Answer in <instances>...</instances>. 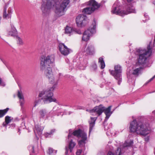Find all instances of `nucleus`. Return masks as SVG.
Instances as JSON below:
<instances>
[{
    "instance_id": "obj_1",
    "label": "nucleus",
    "mask_w": 155,
    "mask_h": 155,
    "mask_svg": "<svg viewBox=\"0 0 155 155\" xmlns=\"http://www.w3.org/2000/svg\"><path fill=\"white\" fill-rule=\"evenodd\" d=\"M40 68L43 72L45 76L48 79L49 83L53 84V86L47 90H44L39 92L38 97H41L44 103L52 102H56V99L52 97L53 91L56 88L58 82V80L55 78L53 74L50 64L54 61L53 55L42 56L40 58Z\"/></svg>"
},
{
    "instance_id": "obj_2",
    "label": "nucleus",
    "mask_w": 155,
    "mask_h": 155,
    "mask_svg": "<svg viewBox=\"0 0 155 155\" xmlns=\"http://www.w3.org/2000/svg\"><path fill=\"white\" fill-rule=\"evenodd\" d=\"M69 3L70 0H64L60 2L58 0H43L41 9L43 15H46L49 13L50 9L54 7L55 13L58 16H60L64 14Z\"/></svg>"
},
{
    "instance_id": "obj_3",
    "label": "nucleus",
    "mask_w": 155,
    "mask_h": 155,
    "mask_svg": "<svg viewBox=\"0 0 155 155\" xmlns=\"http://www.w3.org/2000/svg\"><path fill=\"white\" fill-rule=\"evenodd\" d=\"M130 132L145 136L150 132L149 128L145 124L141 122H137L134 119L130 123L129 127Z\"/></svg>"
},
{
    "instance_id": "obj_4",
    "label": "nucleus",
    "mask_w": 155,
    "mask_h": 155,
    "mask_svg": "<svg viewBox=\"0 0 155 155\" xmlns=\"http://www.w3.org/2000/svg\"><path fill=\"white\" fill-rule=\"evenodd\" d=\"M151 42L147 46V49L140 48L136 50V54L139 55L138 63L140 64H144L147 58L151 54V49L155 50V42H153V46L150 47Z\"/></svg>"
},
{
    "instance_id": "obj_5",
    "label": "nucleus",
    "mask_w": 155,
    "mask_h": 155,
    "mask_svg": "<svg viewBox=\"0 0 155 155\" xmlns=\"http://www.w3.org/2000/svg\"><path fill=\"white\" fill-rule=\"evenodd\" d=\"M120 6V2L118 0H117L113 6L111 12L113 14L118 15L121 16H124L130 13L136 12L134 8L132 6H129L126 11H121Z\"/></svg>"
},
{
    "instance_id": "obj_6",
    "label": "nucleus",
    "mask_w": 155,
    "mask_h": 155,
    "mask_svg": "<svg viewBox=\"0 0 155 155\" xmlns=\"http://www.w3.org/2000/svg\"><path fill=\"white\" fill-rule=\"evenodd\" d=\"M111 106L107 108L102 106H96L93 109L90 110V112L91 113H94L95 116H97L101 115L104 111L106 115L105 120H107L112 113L111 111Z\"/></svg>"
},
{
    "instance_id": "obj_7",
    "label": "nucleus",
    "mask_w": 155,
    "mask_h": 155,
    "mask_svg": "<svg viewBox=\"0 0 155 155\" xmlns=\"http://www.w3.org/2000/svg\"><path fill=\"white\" fill-rule=\"evenodd\" d=\"M96 23L94 21L93 23V26L90 27L83 33L82 38V41H87L89 40L90 37L96 32Z\"/></svg>"
},
{
    "instance_id": "obj_8",
    "label": "nucleus",
    "mask_w": 155,
    "mask_h": 155,
    "mask_svg": "<svg viewBox=\"0 0 155 155\" xmlns=\"http://www.w3.org/2000/svg\"><path fill=\"white\" fill-rule=\"evenodd\" d=\"M88 5H89V6L83 9V13L87 14H91L100 6L94 0H90L88 2Z\"/></svg>"
},
{
    "instance_id": "obj_9",
    "label": "nucleus",
    "mask_w": 155,
    "mask_h": 155,
    "mask_svg": "<svg viewBox=\"0 0 155 155\" xmlns=\"http://www.w3.org/2000/svg\"><path fill=\"white\" fill-rule=\"evenodd\" d=\"M114 71H111L110 72L114 78L118 81V83L120 85L121 82V66L119 65L115 66Z\"/></svg>"
},
{
    "instance_id": "obj_10",
    "label": "nucleus",
    "mask_w": 155,
    "mask_h": 155,
    "mask_svg": "<svg viewBox=\"0 0 155 155\" xmlns=\"http://www.w3.org/2000/svg\"><path fill=\"white\" fill-rule=\"evenodd\" d=\"M76 21L77 25L78 27L84 26L88 23L87 16L83 14H80L77 16Z\"/></svg>"
},
{
    "instance_id": "obj_11",
    "label": "nucleus",
    "mask_w": 155,
    "mask_h": 155,
    "mask_svg": "<svg viewBox=\"0 0 155 155\" xmlns=\"http://www.w3.org/2000/svg\"><path fill=\"white\" fill-rule=\"evenodd\" d=\"M59 50L61 54L66 56L70 53V49L68 48L64 44L59 43L58 45Z\"/></svg>"
},
{
    "instance_id": "obj_12",
    "label": "nucleus",
    "mask_w": 155,
    "mask_h": 155,
    "mask_svg": "<svg viewBox=\"0 0 155 155\" xmlns=\"http://www.w3.org/2000/svg\"><path fill=\"white\" fill-rule=\"evenodd\" d=\"M87 134H82V137L79 138L78 140V144L80 147L85 150V144L87 143Z\"/></svg>"
},
{
    "instance_id": "obj_13",
    "label": "nucleus",
    "mask_w": 155,
    "mask_h": 155,
    "mask_svg": "<svg viewBox=\"0 0 155 155\" xmlns=\"http://www.w3.org/2000/svg\"><path fill=\"white\" fill-rule=\"evenodd\" d=\"M76 145V143L73 140H71L68 142V144L65 147L66 155H68V153H71L72 152L74 148Z\"/></svg>"
},
{
    "instance_id": "obj_14",
    "label": "nucleus",
    "mask_w": 155,
    "mask_h": 155,
    "mask_svg": "<svg viewBox=\"0 0 155 155\" xmlns=\"http://www.w3.org/2000/svg\"><path fill=\"white\" fill-rule=\"evenodd\" d=\"M43 129V128L41 127V126L38 125H36L35 128L34 129V133L35 136L37 138V140L38 139V135L40 136L42 133V131Z\"/></svg>"
},
{
    "instance_id": "obj_15",
    "label": "nucleus",
    "mask_w": 155,
    "mask_h": 155,
    "mask_svg": "<svg viewBox=\"0 0 155 155\" xmlns=\"http://www.w3.org/2000/svg\"><path fill=\"white\" fill-rule=\"evenodd\" d=\"M84 51L86 54L88 55H92L94 53V47L92 45H89L85 50Z\"/></svg>"
},
{
    "instance_id": "obj_16",
    "label": "nucleus",
    "mask_w": 155,
    "mask_h": 155,
    "mask_svg": "<svg viewBox=\"0 0 155 155\" xmlns=\"http://www.w3.org/2000/svg\"><path fill=\"white\" fill-rule=\"evenodd\" d=\"M17 95L19 99V102L21 106V107H23L25 101L23 94L21 91H18Z\"/></svg>"
},
{
    "instance_id": "obj_17",
    "label": "nucleus",
    "mask_w": 155,
    "mask_h": 155,
    "mask_svg": "<svg viewBox=\"0 0 155 155\" xmlns=\"http://www.w3.org/2000/svg\"><path fill=\"white\" fill-rule=\"evenodd\" d=\"M113 149V147L110 148V150L107 153V155H121L122 153L120 148H118L115 153L114 152Z\"/></svg>"
},
{
    "instance_id": "obj_18",
    "label": "nucleus",
    "mask_w": 155,
    "mask_h": 155,
    "mask_svg": "<svg viewBox=\"0 0 155 155\" xmlns=\"http://www.w3.org/2000/svg\"><path fill=\"white\" fill-rule=\"evenodd\" d=\"M86 134V133L80 129L75 130L73 133V135L78 137V139L82 137V134Z\"/></svg>"
},
{
    "instance_id": "obj_19",
    "label": "nucleus",
    "mask_w": 155,
    "mask_h": 155,
    "mask_svg": "<svg viewBox=\"0 0 155 155\" xmlns=\"http://www.w3.org/2000/svg\"><path fill=\"white\" fill-rule=\"evenodd\" d=\"M9 35L15 36L17 34V31L13 25H11V29L8 30Z\"/></svg>"
},
{
    "instance_id": "obj_20",
    "label": "nucleus",
    "mask_w": 155,
    "mask_h": 155,
    "mask_svg": "<svg viewBox=\"0 0 155 155\" xmlns=\"http://www.w3.org/2000/svg\"><path fill=\"white\" fill-rule=\"evenodd\" d=\"M97 118V117H91V120L89 121L90 127L89 134H90L93 129V127L94 126L95 122Z\"/></svg>"
},
{
    "instance_id": "obj_21",
    "label": "nucleus",
    "mask_w": 155,
    "mask_h": 155,
    "mask_svg": "<svg viewBox=\"0 0 155 155\" xmlns=\"http://www.w3.org/2000/svg\"><path fill=\"white\" fill-rule=\"evenodd\" d=\"M64 33L69 35H70L74 32V30L73 28L68 25L66 26L64 28Z\"/></svg>"
},
{
    "instance_id": "obj_22",
    "label": "nucleus",
    "mask_w": 155,
    "mask_h": 155,
    "mask_svg": "<svg viewBox=\"0 0 155 155\" xmlns=\"http://www.w3.org/2000/svg\"><path fill=\"white\" fill-rule=\"evenodd\" d=\"M98 62L100 64L101 69H104L105 67V64L103 58L101 57L99 58Z\"/></svg>"
},
{
    "instance_id": "obj_23",
    "label": "nucleus",
    "mask_w": 155,
    "mask_h": 155,
    "mask_svg": "<svg viewBox=\"0 0 155 155\" xmlns=\"http://www.w3.org/2000/svg\"><path fill=\"white\" fill-rule=\"evenodd\" d=\"M12 119L13 118L11 117H9L8 116H6L5 117V123H3V126H6L7 124L11 122Z\"/></svg>"
},
{
    "instance_id": "obj_24",
    "label": "nucleus",
    "mask_w": 155,
    "mask_h": 155,
    "mask_svg": "<svg viewBox=\"0 0 155 155\" xmlns=\"http://www.w3.org/2000/svg\"><path fill=\"white\" fill-rule=\"evenodd\" d=\"M11 9L9 8L8 10V13L7 14H6V7H4V12H3V17L4 18H6L8 16H9L10 14L11 13Z\"/></svg>"
},
{
    "instance_id": "obj_25",
    "label": "nucleus",
    "mask_w": 155,
    "mask_h": 155,
    "mask_svg": "<svg viewBox=\"0 0 155 155\" xmlns=\"http://www.w3.org/2000/svg\"><path fill=\"white\" fill-rule=\"evenodd\" d=\"M28 149L30 152V155H34L35 153V146L33 145H30L28 147Z\"/></svg>"
},
{
    "instance_id": "obj_26",
    "label": "nucleus",
    "mask_w": 155,
    "mask_h": 155,
    "mask_svg": "<svg viewBox=\"0 0 155 155\" xmlns=\"http://www.w3.org/2000/svg\"><path fill=\"white\" fill-rule=\"evenodd\" d=\"M9 110L8 108L3 110H0V118L3 117Z\"/></svg>"
},
{
    "instance_id": "obj_27",
    "label": "nucleus",
    "mask_w": 155,
    "mask_h": 155,
    "mask_svg": "<svg viewBox=\"0 0 155 155\" xmlns=\"http://www.w3.org/2000/svg\"><path fill=\"white\" fill-rule=\"evenodd\" d=\"M39 114L41 117L43 118L46 115L47 111L45 109H43L40 110L39 112Z\"/></svg>"
},
{
    "instance_id": "obj_28",
    "label": "nucleus",
    "mask_w": 155,
    "mask_h": 155,
    "mask_svg": "<svg viewBox=\"0 0 155 155\" xmlns=\"http://www.w3.org/2000/svg\"><path fill=\"white\" fill-rule=\"evenodd\" d=\"M57 151L53 150L52 148H49L48 153L50 155H55L57 153Z\"/></svg>"
},
{
    "instance_id": "obj_29",
    "label": "nucleus",
    "mask_w": 155,
    "mask_h": 155,
    "mask_svg": "<svg viewBox=\"0 0 155 155\" xmlns=\"http://www.w3.org/2000/svg\"><path fill=\"white\" fill-rule=\"evenodd\" d=\"M133 143V140H130V142L126 141L123 144V147H130L132 145Z\"/></svg>"
},
{
    "instance_id": "obj_30",
    "label": "nucleus",
    "mask_w": 155,
    "mask_h": 155,
    "mask_svg": "<svg viewBox=\"0 0 155 155\" xmlns=\"http://www.w3.org/2000/svg\"><path fill=\"white\" fill-rule=\"evenodd\" d=\"M84 150L82 148L81 149L78 150L76 153V155H84L83 150Z\"/></svg>"
},
{
    "instance_id": "obj_31",
    "label": "nucleus",
    "mask_w": 155,
    "mask_h": 155,
    "mask_svg": "<svg viewBox=\"0 0 155 155\" xmlns=\"http://www.w3.org/2000/svg\"><path fill=\"white\" fill-rule=\"evenodd\" d=\"M141 69V68L140 67L139 68H137L135 69H134L132 72L133 74L135 75H138V73Z\"/></svg>"
},
{
    "instance_id": "obj_32",
    "label": "nucleus",
    "mask_w": 155,
    "mask_h": 155,
    "mask_svg": "<svg viewBox=\"0 0 155 155\" xmlns=\"http://www.w3.org/2000/svg\"><path fill=\"white\" fill-rule=\"evenodd\" d=\"M55 131L54 130H52L49 133H46L45 134L46 137H50V135L52 134V133Z\"/></svg>"
},
{
    "instance_id": "obj_33",
    "label": "nucleus",
    "mask_w": 155,
    "mask_h": 155,
    "mask_svg": "<svg viewBox=\"0 0 155 155\" xmlns=\"http://www.w3.org/2000/svg\"><path fill=\"white\" fill-rule=\"evenodd\" d=\"M17 39L18 44L20 45H22L23 44V42L22 39L18 36L17 37Z\"/></svg>"
},
{
    "instance_id": "obj_34",
    "label": "nucleus",
    "mask_w": 155,
    "mask_h": 155,
    "mask_svg": "<svg viewBox=\"0 0 155 155\" xmlns=\"http://www.w3.org/2000/svg\"><path fill=\"white\" fill-rule=\"evenodd\" d=\"M41 100L39 99H37L36 100L34 104V107H35L41 102Z\"/></svg>"
},
{
    "instance_id": "obj_35",
    "label": "nucleus",
    "mask_w": 155,
    "mask_h": 155,
    "mask_svg": "<svg viewBox=\"0 0 155 155\" xmlns=\"http://www.w3.org/2000/svg\"><path fill=\"white\" fill-rule=\"evenodd\" d=\"M74 32H76L78 34H81V32L80 30H76L74 31Z\"/></svg>"
},
{
    "instance_id": "obj_36",
    "label": "nucleus",
    "mask_w": 155,
    "mask_h": 155,
    "mask_svg": "<svg viewBox=\"0 0 155 155\" xmlns=\"http://www.w3.org/2000/svg\"><path fill=\"white\" fill-rule=\"evenodd\" d=\"M84 107L82 106H78L76 107V109H84Z\"/></svg>"
},
{
    "instance_id": "obj_37",
    "label": "nucleus",
    "mask_w": 155,
    "mask_h": 155,
    "mask_svg": "<svg viewBox=\"0 0 155 155\" xmlns=\"http://www.w3.org/2000/svg\"><path fill=\"white\" fill-rule=\"evenodd\" d=\"M92 67L94 70H95L97 68V65L96 64H94L92 65Z\"/></svg>"
},
{
    "instance_id": "obj_38",
    "label": "nucleus",
    "mask_w": 155,
    "mask_h": 155,
    "mask_svg": "<svg viewBox=\"0 0 155 155\" xmlns=\"http://www.w3.org/2000/svg\"><path fill=\"white\" fill-rule=\"evenodd\" d=\"M144 17L146 18V20H148L149 19V17H148V15H147V14H145L144 15Z\"/></svg>"
},
{
    "instance_id": "obj_39",
    "label": "nucleus",
    "mask_w": 155,
    "mask_h": 155,
    "mask_svg": "<svg viewBox=\"0 0 155 155\" xmlns=\"http://www.w3.org/2000/svg\"><path fill=\"white\" fill-rule=\"evenodd\" d=\"M155 78V75L151 78H150V79L147 82V83H149L151 81H152L154 78Z\"/></svg>"
},
{
    "instance_id": "obj_40",
    "label": "nucleus",
    "mask_w": 155,
    "mask_h": 155,
    "mask_svg": "<svg viewBox=\"0 0 155 155\" xmlns=\"http://www.w3.org/2000/svg\"><path fill=\"white\" fill-rule=\"evenodd\" d=\"M71 133V130H69V134L68 135V138L69 139V138L71 137V136L72 135V134Z\"/></svg>"
},
{
    "instance_id": "obj_41",
    "label": "nucleus",
    "mask_w": 155,
    "mask_h": 155,
    "mask_svg": "<svg viewBox=\"0 0 155 155\" xmlns=\"http://www.w3.org/2000/svg\"><path fill=\"white\" fill-rule=\"evenodd\" d=\"M128 2H130L133 1L134 0H126Z\"/></svg>"
},
{
    "instance_id": "obj_42",
    "label": "nucleus",
    "mask_w": 155,
    "mask_h": 155,
    "mask_svg": "<svg viewBox=\"0 0 155 155\" xmlns=\"http://www.w3.org/2000/svg\"><path fill=\"white\" fill-rule=\"evenodd\" d=\"M68 155H74L72 153V152H71V153H68V154H67Z\"/></svg>"
},
{
    "instance_id": "obj_43",
    "label": "nucleus",
    "mask_w": 155,
    "mask_h": 155,
    "mask_svg": "<svg viewBox=\"0 0 155 155\" xmlns=\"http://www.w3.org/2000/svg\"><path fill=\"white\" fill-rule=\"evenodd\" d=\"M97 155H104L103 153H98Z\"/></svg>"
},
{
    "instance_id": "obj_44",
    "label": "nucleus",
    "mask_w": 155,
    "mask_h": 155,
    "mask_svg": "<svg viewBox=\"0 0 155 155\" xmlns=\"http://www.w3.org/2000/svg\"><path fill=\"white\" fill-rule=\"evenodd\" d=\"M127 78H128V79L129 80V79H130V76H129L128 74H127Z\"/></svg>"
},
{
    "instance_id": "obj_45",
    "label": "nucleus",
    "mask_w": 155,
    "mask_h": 155,
    "mask_svg": "<svg viewBox=\"0 0 155 155\" xmlns=\"http://www.w3.org/2000/svg\"><path fill=\"white\" fill-rule=\"evenodd\" d=\"M1 82H2V80H1V79L0 78V84H1Z\"/></svg>"
},
{
    "instance_id": "obj_46",
    "label": "nucleus",
    "mask_w": 155,
    "mask_h": 155,
    "mask_svg": "<svg viewBox=\"0 0 155 155\" xmlns=\"http://www.w3.org/2000/svg\"><path fill=\"white\" fill-rule=\"evenodd\" d=\"M155 42V37L154 40V41H153V42Z\"/></svg>"
},
{
    "instance_id": "obj_47",
    "label": "nucleus",
    "mask_w": 155,
    "mask_h": 155,
    "mask_svg": "<svg viewBox=\"0 0 155 155\" xmlns=\"http://www.w3.org/2000/svg\"><path fill=\"white\" fill-rule=\"evenodd\" d=\"M61 75V73H59V76H60Z\"/></svg>"
},
{
    "instance_id": "obj_48",
    "label": "nucleus",
    "mask_w": 155,
    "mask_h": 155,
    "mask_svg": "<svg viewBox=\"0 0 155 155\" xmlns=\"http://www.w3.org/2000/svg\"><path fill=\"white\" fill-rule=\"evenodd\" d=\"M153 4L155 5V1H154L153 2Z\"/></svg>"
},
{
    "instance_id": "obj_49",
    "label": "nucleus",
    "mask_w": 155,
    "mask_h": 155,
    "mask_svg": "<svg viewBox=\"0 0 155 155\" xmlns=\"http://www.w3.org/2000/svg\"><path fill=\"white\" fill-rule=\"evenodd\" d=\"M147 139V138H146V139H145V140H146V141H147V140H148V139Z\"/></svg>"
},
{
    "instance_id": "obj_50",
    "label": "nucleus",
    "mask_w": 155,
    "mask_h": 155,
    "mask_svg": "<svg viewBox=\"0 0 155 155\" xmlns=\"http://www.w3.org/2000/svg\"><path fill=\"white\" fill-rule=\"evenodd\" d=\"M143 21H144V22H145V21H144V20H143Z\"/></svg>"
},
{
    "instance_id": "obj_51",
    "label": "nucleus",
    "mask_w": 155,
    "mask_h": 155,
    "mask_svg": "<svg viewBox=\"0 0 155 155\" xmlns=\"http://www.w3.org/2000/svg\"><path fill=\"white\" fill-rule=\"evenodd\" d=\"M92 115H94V114H92Z\"/></svg>"
},
{
    "instance_id": "obj_52",
    "label": "nucleus",
    "mask_w": 155,
    "mask_h": 155,
    "mask_svg": "<svg viewBox=\"0 0 155 155\" xmlns=\"http://www.w3.org/2000/svg\"><path fill=\"white\" fill-rule=\"evenodd\" d=\"M154 92H155V91H154Z\"/></svg>"
}]
</instances>
